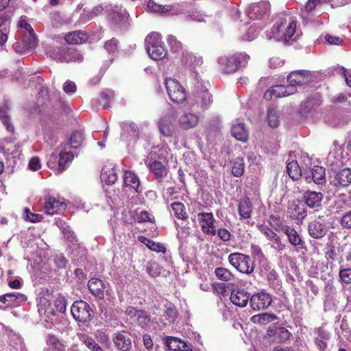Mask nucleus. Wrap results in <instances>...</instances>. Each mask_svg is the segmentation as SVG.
Masks as SVG:
<instances>
[{
    "mask_svg": "<svg viewBox=\"0 0 351 351\" xmlns=\"http://www.w3.org/2000/svg\"><path fill=\"white\" fill-rule=\"evenodd\" d=\"M271 296L265 291L254 293L250 299V305L254 311H261L268 308L271 303Z\"/></svg>",
    "mask_w": 351,
    "mask_h": 351,
    "instance_id": "11",
    "label": "nucleus"
},
{
    "mask_svg": "<svg viewBox=\"0 0 351 351\" xmlns=\"http://www.w3.org/2000/svg\"><path fill=\"white\" fill-rule=\"evenodd\" d=\"M65 208L66 205L63 202H60L53 197L47 196L45 198L44 210L47 215H53L61 208L65 209Z\"/></svg>",
    "mask_w": 351,
    "mask_h": 351,
    "instance_id": "27",
    "label": "nucleus"
},
{
    "mask_svg": "<svg viewBox=\"0 0 351 351\" xmlns=\"http://www.w3.org/2000/svg\"><path fill=\"white\" fill-rule=\"evenodd\" d=\"M149 166L150 170L155 174L158 182H160L162 178L167 173V168L161 162L156 160L150 162Z\"/></svg>",
    "mask_w": 351,
    "mask_h": 351,
    "instance_id": "39",
    "label": "nucleus"
},
{
    "mask_svg": "<svg viewBox=\"0 0 351 351\" xmlns=\"http://www.w3.org/2000/svg\"><path fill=\"white\" fill-rule=\"evenodd\" d=\"M250 299V294L243 289H234L230 294V300L234 305L244 307L247 305Z\"/></svg>",
    "mask_w": 351,
    "mask_h": 351,
    "instance_id": "26",
    "label": "nucleus"
},
{
    "mask_svg": "<svg viewBox=\"0 0 351 351\" xmlns=\"http://www.w3.org/2000/svg\"><path fill=\"white\" fill-rule=\"evenodd\" d=\"M114 346L120 351H130L132 348L131 339L124 331L113 334L112 337Z\"/></svg>",
    "mask_w": 351,
    "mask_h": 351,
    "instance_id": "24",
    "label": "nucleus"
},
{
    "mask_svg": "<svg viewBox=\"0 0 351 351\" xmlns=\"http://www.w3.org/2000/svg\"><path fill=\"white\" fill-rule=\"evenodd\" d=\"M167 43L173 52L179 53L182 50V43L174 36L169 35Z\"/></svg>",
    "mask_w": 351,
    "mask_h": 351,
    "instance_id": "59",
    "label": "nucleus"
},
{
    "mask_svg": "<svg viewBox=\"0 0 351 351\" xmlns=\"http://www.w3.org/2000/svg\"><path fill=\"white\" fill-rule=\"evenodd\" d=\"M287 82L295 90L313 82V75L306 70H298L291 72L287 76Z\"/></svg>",
    "mask_w": 351,
    "mask_h": 351,
    "instance_id": "8",
    "label": "nucleus"
},
{
    "mask_svg": "<svg viewBox=\"0 0 351 351\" xmlns=\"http://www.w3.org/2000/svg\"><path fill=\"white\" fill-rule=\"evenodd\" d=\"M110 18L114 23H120L127 18L126 10L125 9L114 10L110 13Z\"/></svg>",
    "mask_w": 351,
    "mask_h": 351,
    "instance_id": "54",
    "label": "nucleus"
},
{
    "mask_svg": "<svg viewBox=\"0 0 351 351\" xmlns=\"http://www.w3.org/2000/svg\"><path fill=\"white\" fill-rule=\"evenodd\" d=\"M308 232L312 238L319 239L323 238L326 235L327 233V227L319 218L309 223L308 226Z\"/></svg>",
    "mask_w": 351,
    "mask_h": 351,
    "instance_id": "22",
    "label": "nucleus"
},
{
    "mask_svg": "<svg viewBox=\"0 0 351 351\" xmlns=\"http://www.w3.org/2000/svg\"><path fill=\"white\" fill-rule=\"evenodd\" d=\"M271 247L278 252H281L286 248V245L282 242L278 235L271 240Z\"/></svg>",
    "mask_w": 351,
    "mask_h": 351,
    "instance_id": "64",
    "label": "nucleus"
},
{
    "mask_svg": "<svg viewBox=\"0 0 351 351\" xmlns=\"http://www.w3.org/2000/svg\"><path fill=\"white\" fill-rule=\"evenodd\" d=\"M199 117L192 112H184L178 119L179 127L184 130L195 128L199 123Z\"/></svg>",
    "mask_w": 351,
    "mask_h": 351,
    "instance_id": "23",
    "label": "nucleus"
},
{
    "mask_svg": "<svg viewBox=\"0 0 351 351\" xmlns=\"http://www.w3.org/2000/svg\"><path fill=\"white\" fill-rule=\"evenodd\" d=\"M245 163L242 157L238 156L232 160V174L240 177L244 173Z\"/></svg>",
    "mask_w": 351,
    "mask_h": 351,
    "instance_id": "44",
    "label": "nucleus"
},
{
    "mask_svg": "<svg viewBox=\"0 0 351 351\" xmlns=\"http://www.w3.org/2000/svg\"><path fill=\"white\" fill-rule=\"evenodd\" d=\"M250 56L245 53L221 56L218 58L217 63L219 69L226 74L235 73L239 67L245 66Z\"/></svg>",
    "mask_w": 351,
    "mask_h": 351,
    "instance_id": "2",
    "label": "nucleus"
},
{
    "mask_svg": "<svg viewBox=\"0 0 351 351\" xmlns=\"http://www.w3.org/2000/svg\"><path fill=\"white\" fill-rule=\"evenodd\" d=\"M23 218L25 221H30L32 223H36L43 220V215L39 214L33 213L30 211L28 208L24 209Z\"/></svg>",
    "mask_w": 351,
    "mask_h": 351,
    "instance_id": "57",
    "label": "nucleus"
},
{
    "mask_svg": "<svg viewBox=\"0 0 351 351\" xmlns=\"http://www.w3.org/2000/svg\"><path fill=\"white\" fill-rule=\"evenodd\" d=\"M212 103L211 95L206 90L197 93L195 95V101L192 105L193 110H197L200 108L202 111L207 110Z\"/></svg>",
    "mask_w": 351,
    "mask_h": 351,
    "instance_id": "25",
    "label": "nucleus"
},
{
    "mask_svg": "<svg viewBox=\"0 0 351 351\" xmlns=\"http://www.w3.org/2000/svg\"><path fill=\"white\" fill-rule=\"evenodd\" d=\"M339 278L345 284L351 283V268H341L339 269Z\"/></svg>",
    "mask_w": 351,
    "mask_h": 351,
    "instance_id": "62",
    "label": "nucleus"
},
{
    "mask_svg": "<svg viewBox=\"0 0 351 351\" xmlns=\"http://www.w3.org/2000/svg\"><path fill=\"white\" fill-rule=\"evenodd\" d=\"M23 44L27 51H32L36 47V37L34 32L25 34L23 36Z\"/></svg>",
    "mask_w": 351,
    "mask_h": 351,
    "instance_id": "49",
    "label": "nucleus"
},
{
    "mask_svg": "<svg viewBox=\"0 0 351 351\" xmlns=\"http://www.w3.org/2000/svg\"><path fill=\"white\" fill-rule=\"evenodd\" d=\"M331 184L337 189L348 187L351 184V169L344 168L335 172Z\"/></svg>",
    "mask_w": 351,
    "mask_h": 351,
    "instance_id": "18",
    "label": "nucleus"
},
{
    "mask_svg": "<svg viewBox=\"0 0 351 351\" xmlns=\"http://www.w3.org/2000/svg\"><path fill=\"white\" fill-rule=\"evenodd\" d=\"M283 233L287 236L289 243L295 247L297 252L306 250L305 241L295 228L287 226L283 229Z\"/></svg>",
    "mask_w": 351,
    "mask_h": 351,
    "instance_id": "14",
    "label": "nucleus"
},
{
    "mask_svg": "<svg viewBox=\"0 0 351 351\" xmlns=\"http://www.w3.org/2000/svg\"><path fill=\"white\" fill-rule=\"evenodd\" d=\"M267 119L270 127L276 128L278 126L280 120L277 110L274 107L267 109Z\"/></svg>",
    "mask_w": 351,
    "mask_h": 351,
    "instance_id": "47",
    "label": "nucleus"
},
{
    "mask_svg": "<svg viewBox=\"0 0 351 351\" xmlns=\"http://www.w3.org/2000/svg\"><path fill=\"white\" fill-rule=\"evenodd\" d=\"M181 340L173 337H167L165 339L166 346L169 350L178 351L180 348Z\"/></svg>",
    "mask_w": 351,
    "mask_h": 351,
    "instance_id": "55",
    "label": "nucleus"
},
{
    "mask_svg": "<svg viewBox=\"0 0 351 351\" xmlns=\"http://www.w3.org/2000/svg\"><path fill=\"white\" fill-rule=\"evenodd\" d=\"M5 297L7 299V306H19L26 300V297L18 292L5 293Z\"/></svg>",
    "mask_w": 351,
    "mask_h": 351,
    "instance_id": "42",
    "label": "nucleus"
},
{
    "mask_svg": "<svg viewBox=\"0 0 351 351\" xmlns=\"http://www.w3.org/2000/svg\"><path fill=\"white\" fill-rule=\"evenodd\" d=\"M77 336L80 340L91 351H104L93 337L82 333L77 334Z\"/></svg>",
    "mask_w": 351,
    "mask_h": 351,
    "instance_id": "40",
    "label": "nucleus"
},
{
    "mask_svg": "<svg viewBox=\"0 0 351 351\" xmlns=\"http://www.w3.org/2000/svg\"><path fill=\"white\" fill-rule=\"evenodd\" d=\"M125 313L132 322L136 323L141 328H146L149 326L151 318L146 311L129 306L126 308Z\"/></svg>",
    "mask_w": 351,
    "mask_h": 351,
    "instance_id": "10",
    "label": "nucleus"
},
{
    "mask_svg": "<svg viewBox=\"0 0 351 351\" xmlns=\"http://www.w3.org/2000/svg\"><path fill=\"white\" fill-rule=\"evenodd\" d=\"M253 206L250 198L245 197L241 199L238 204V211L241 219H246L251 217Z\"/></svg>",
    "mask_w": 351,
    "mask_h": 351,
    "instance_id": "30",
    "label": "nucleus"
},
{
    "mask_svg": "<svg viewBox=\"0 0 351 351\" xmlns=\"http://www.w3.org/2000/svg\"><path fill=\"white\" fill-rule=\"evenodd\" d=\"M147 271L152 278L158 277L161 274V267L156 262H150L147 265Z\"/></svg>",
    "mask_w": 351,
    "mask_h": 351,
    "instance_id": "58",
    "label": "nucleus"
},
{
    "mask_svg": "<svg viewBox=\"0 0 351 351\" xmlns=\"http://www.w3.org/2000/svg\"><path fill=\"white\" fill-rule=\"evenodd\" d=\"M145 47L149 57L154 60L164 58L167 52L161 41V35L157 32H152L145 40Z\"/></svg>",
    "mask_w": 351,
    "mask_h": 351,
    "instance_id": "3",
    "label": "nucleus"
},
{
    "mask_svg": "<svg viewBox=\"0 0 351 351\" xmlns=\"http://www.w3.org/2000/svg\"><path fill=\"white\" fill-rule=\"evenodd\" d=\"M316 334L317 336L315 340V344L320 351H324L327 348V341L330 338L329 333L322 328H319L316 330Z\"/></svg>",
    "mask_w": 351,
    "mask_h": 351,
    "instance_id": "34",
    "label": "nucleus"
},
{
    "mask_svg": "<svg viewBox=\"0 0 351 351\" xmlns=\"http://www.w3.org/2000/svg\"><path fill=\"white\" fill-rule=\"evenodd\" d=\"M331 0H308L305 5L304 10L302 11V16L306 17L305 14L312 12L317 5L328 3Z\"/></svg>",
    "mask_w": 351,
    "mask_h": 351,
    "instance_id": "52",
    "label": "nucleus"
},
{
    "mask_svg": "<svg viewBox=\"0 0 351 351\" xmlns=\"http://www.w3.org/2000/svg\"><path fill=\"white\" fill-rule=\"evenodd\" d=\"M165 311L162 317H164L165 320L168 321L169 323H172L175 321L177 317V311L173 304L167 302L165 304Z\"/></svg>",
    "mask_w": 351,
    "mask_h": 351,
    "instance_id": "45",
    "label": "nucleus"
},
{
    "mask_svg": "<svg viewBox=\"0 0 351 351\" xmlns=\"http://www.w3.org/2000/svg\"><path fill=\"white\" fill-rule=\"evenodd\" d=\"M182 62L189 69L193 70L199 66L203 61L202 58L190 53H182Z\"/></svg>",
    "mask_w": 351,
    "mask_h": 351,
    "instance_id": "32",
    "label": "nucleus"
},
{
    "mask_svg": "<svg viewBox=\"0 0 351 351\" xmlns=\"http://www.w3.org/2000/svg\"><path fill=\"white\" fill-rule=\"evenodd\" d=\"M231 132L232 135L238 141L245 142L248 138V132L243 123L233 124Z\"/></svg>",
    "mask_w": 351,
    "mask_h": 351,
    "instance_id": "33",
    "label": "nucleus"
},
{
    "mask_svg": "<svg viewBox=\"0 0 351 351\" xmlns=\"http://www.w3.org/2000/svg\"><path fill=\"white\" fill-rule=\"evenodd\" d=\"M171 212L178 219H184L186 218L184 205L180 202H173L171 204Z\"/></svg>",
    "mask_w": 351,
    "mask_h": 351,
    "instance_id": "48",
    "label": "nucleus"
},
{
    "mask_svg": "<svg viewBox=\"0 0 351 351\" xmlns=\"http://www.w3.org/2000/svg\"><path fill=\"white\" fill-rule=\"evenodd\" d=\"M147 7V10L150 12L153 13H165L171 10L169 5H162L160 4H158L154 1V0H149Z\"/></svg>",
    "mask_w": 351,
    "mask_h": 351,
    "instance_id": "46",
    "label": "nucleus"
},
{
    "mask_svg": "<svg viewBox=\"0 0 351 351\" xmlns=\"http://www.w3.org/2000/svg\"><path fill=\"white\" fill-rule=\"evenodd\" d=\"M123 180L125 186L133 189L136 192H139L140 181L138 178L133 172L129 171H125Z\"/></svg>",
    "mask_w": 351,
    "mask_h": 351,
    "instance_id": "37",
    "label": "nucleus"
},
{
    "mask_svg": "<svg viewBox=\"0 0 351 351\" xmlns=\"http://www.w3.org/2000/svg\"><path fill=\"white\" fill-rule=\"evenodd\" d=\"M228 261L232 267L241 273L250 274L254 270V262L246 254L239 252L232 253L228 256Z\"/></svg>",
    "mask_w": 351,
    "mask_h": 351,
    "instance_id": "4",
    "label": "nucleus"
},
{
    "mask_svg": "<svg viewBox=\"0 0 351 351\" xmlns=\"http://www.w3.org/2000/svg\"><path fill=\"white\" fill-rule=\"evenodd\" d=\"M64 56L63 62H81L83 60V56L75 48H65Z\"/></svg>",
    "mask_w": 351,
    "mask_h": 351,
    "instance_id": "43",
    "label": "nucleus"
},
{
    "mask_svg": "<svg viewBox=\"0 0 351 351\" xmlns=\"http://www.w3.org/2000/svg\"><path fill=\"white\" fill-rule=\"evenodd\" d=\"M64 39L69 44L79 45L87 40V35L82 31H75L67 34Z\"/></svg>",
    "mask_w": 351,
    "mask_h": 351,
    "instance_id": "35",
    "label": "nucleus"
},
{
    "mask_svg": "<svg viewBox=\"0 0 351 351\" xmlns=\"http://www.w3.org/2000/svg\"><path fill=\"white\" fill-rule=\"evenodd\" d=\"M324 195L320 192L307 190L303 195V199L307 206L318 210L322 206Z\"/></svg>",
    "mask_w": 351,
    "mask_h": 351,
    "instance_id": "19",
    "label": "nucleus"
},
{
    "mask_svg": "<svg viewBox=\"0 0 351 351\" xmlns=\"http://www.w3.org/2000/svg\"><path fill=\"white\" fill-rule=\"evenodd\" d=\"M297 21L289 14H282L278 18L273 27L266 33L268 40L274 39L285 43L289 40H295L299 33L296 30Z\"/></svg>",
    "mask_w": 351,
    "mask_h": 351,
    "instance_id": "1",
    "label": "nucleus"
},
{
    "mask_svg": "<svg viewBox=\"0 0 351 351\" xmlns=\"http://www.w3.org/2000/svg\"><path fill=\"white\" fill-rule=\"evenodd\" d=\"M215 274L218 279L222 281H230L232 279L233 275L227 269L223 267H217L215 270Z\"/></svg>",
    "mask_w": 351,
    "mask_h": 351,
    "instance_id": "51",
    "label": "nucleus"
},
{
    "mask_svg": "<svg viewBox=\"0 0 351 351\" xmlns=\"http://www.w3.org/2000/svg\"><path fill=\"white\" fill-rule=\"evenodd\" d=\"M270 12V4L268 1H261L251 5L245 14L251 20H261L267 17Z\"/></svg>",
    "mask_w": 351,
    "mask_h": 351,
    "instance_id": "9",
    "label": "nucleus"
},
{
    "mask_svg": "<svg viewBox=\"0 0 351 351\" xmlns=\"http://www.w3.org/2000/svg\"><path fill=\"white\" fill-rule=\"evenodd\" d=\"M0 119L8 132L14 131V126L10 121V117L8 114V108L4 106L0 108Z\"/></svg>",
    "mask_w": 351,
    "mask_h": 351,
    "instance_id": "50",
    "label": "nucleus"
},
{
    "mask_svg": "<svg viewBox=\"0 0 351 351\" xmlns=\"http://www.w3.org/2000/svg\"><path fill=\"white\" fill-rule=\"evenodd\" d=\"M197 217L201 229L204 234L213 236L216 235L217 228L215 226V219L213 213H199Z\"/></svg>",
    "mask_w": 351,
    "mask_h": 351,
    "instance_id": "12",
    "label": "nucleus"
},
{
    "mask_svg": "<svg viewBox=\"0 0 351 351\" xmlns=\"http://www.w3.org/2000/svg\"><path fill=\"white\" fill-rule=\"evenodd\" d=\"M118 171L115 165L110 163L104 165L101 172V180L108 185L114 184L118 178Z\"/></svg>",
    "mask_w": 351,
    "mask_h": 351,
    "instance_id": "21",
    "label": "nucleus"
},
{
    "mask_svg": "<svg viewBox=\"0 0 351 351\" xmlns=\"http://www.w3.org/2000/svg\"><path fill=\"white\" fill-rule=\"evenodd\" d=\"M104 11V8L101 5H98L94 7L90 11H85L80 14L79 19L77 21V23L78 25H83L88 21L93 19L95 17L99 16L102 14Z\"/></svg>",
    "mask_w": 351,
    "mask_h": 351,
    "instance_id": "29",
    "label": "nucleus"
},
{
    "mask_svg": "<svg viewBox=\"0 0 351 351\" xmlns=\"http://www.w3.org/2000/svg\"><path fill=\"white\" fill-rule=\"evenodd\" d=\"M62 231L65 240L68 243L69 247L72 249L73 252L75 249L76 246L84 250V247H81L77 243L78 240L76 238L75 233L71 230L69 226L63 227Z\"/></svg>",
    "mask_w": 351,
    "mask_h": 351,
    "instance_id": "36",
    "label": "nucleus"
},
{
    "mask_svg": "<svg viewBox=\"0 0 351 351\" xmlns=\"http://www.w3.org/2000/svg\"><path fill=\"white\" fill-rule=\"evenodd\" d=\"M73 318L79 322H87L91 319L92 309L90 305L83 300L75 301L71 308Z\"/></svg>",
    "mask_w": 351,
    "mask_h": 351,
    "instance_id": "7",
    "label": "nucleus"
},
{
    "mask_svg": "<svg viewBox=\"0 0 351 351\" xmlns=\"http://www.w3.org/2000/svg\"><path fill=\"white\" fill-rule=\"evenodd\" d=\"M269 224L276 231H282L283 229L287 227V225H284L280 217L277 215H271L269 219Z\"/></svg>",
    "mask_w": 351,
    "mask_h": 351,
    "instance_id": "60",
    "label": "nucleus"
},
{
    "mask_svg": "<svg viewBox=\"0 0 351 351\" xmlns=\"http://www.w3.org/2000/svg\"><path fill=\"white\" fill-rule=\"evenodd\" d=\"M121 128L123 130L122 140L128 143V145H134L139 136L137 125L133 122H123L121 124Z\"/></svg>",
    "mask_w": 351,
    "mask_h": 351,
    "instance_id": "13",
    "label": "nucleus"
},
{
    "mask_svg": "<svg viewBox=\"0 0 351 351\" xmlns=\"http://www.w3.org/2000/svg\"><path fill=\"white\" fill-rule=\"evenodd\" d=\"M278 319L274 313H261L254 315L251 317V321L254 324L260 325H267Z\"/></svg>",
    "mask_w": 351,
    "mask_h": 351,
    "instance_id": "38",
    "label": "nucleus"
},
{
    "mask_svg": "<svg viewBox=\"0 0 351 351\" xmlns=\"http://www.w3.org/2000/svg\"><path fill=\"white\" fill-rule=\"evenodd\" d=\"M84 141V135L81 130H75L71 134L68 142L65 143L62 147L63 149L59 154H72L69 149H77L81 147Z\"/></svg>",
    "mask_w": 351,
    "mask_h": 351,
    "instance_id": "17",
    "label": "nucleus"
},
{
    "mask_svg": "<svg viewBox=\"0 0 351 351\" xmlns=\"http://www.w3.org/2000/svg\"><path fill=\"white\" fill-rule=\"evenodd\" d=\"M296 92L295 88H293L289 84L287 86L285 85H276L271 86L264 93V98L266 100H269L272 96L276 97H282L293 95Z\"/></svg>",
    "mask_w": 351,
    "mask_h": 351,
    "instance_id": "16",
    "label": "nucleus"
},
{
    "mask_svg": "<svg viewBox=\"0 0 351 351\" xmlns=\"http://www.w3.org/2000/svg\"><path fill=\"white\" fill-rule=\"evenodd\" d=\"M303 176L307 183L314 182L316 184L326 183V170L321 166H314L309 172H304Z\"/></svg>",
    "mask_w": 351,
    "mask_h": 351,
    "instance_id": "15",
    "label": "nucleus"
},
{
    "mask_svg": "<svg viewBox=\"0 0 351 351\" xmlns=\"http://www.w3.org/2000/svg\"><path fill=\"white\" fill-rule=\"evenodd\" d=\"M114 93L112 90H106L101 93V97L104 101L103 108H107L109 107V103L111 99L114 97Z\"/></svg>",
    "mask_w": 351,
    "mask_h": 351,
    "instance_id": "61",
    "label": "nucleus"
},
{
    "mask_svg": "<svg viewBox=\"0 0 351 351\" xmlns=\"http://www.w3.org/2000/svg\"><path fill=\"white\" fill-rule=\"evenodd\" d=\"M49 53L51 58L57 62H63L65 56V48L56 47L52 49Z\"/></svg>",
    "mask_w": 351,
    "mask_h": 351,
    "instance_id": "56",
    "label": "nucleus"
},
{
    "mask_svg": "<svg viewBox=\"0 0 351 351\" xmlns=\"http://www.w3.org/2000/svg\"><path fill=\"white\" fill-rule=\"evenodd\" d=\"M287 171L289 176L293 180H299L303 175L296 160H292L287 164Z\"/></svg>",
    "mask_w": 351,
    "mask_h": 351,
    "instance_id": "41",
    "label": "nucleus"
},
{
    "mask_svg": "<svg viewBox=\"0 0 351 351\" xmlns=\"http://www.w3.org/2000/svg\"><path fill=\"white\" fill-rule=\"evenodd\" d=\"M165 85L171 101L174 103H182L186 99V92L177 80L171 77L166 78Z\"/></svg>",
    "mask_w": 351,
    "mask_h": 351,
    "instance_id": "5",
    "label": "nucleus"
},
{
    "mask_svg": "<svg viewBox=\"0 0 351 351\" xmlns=\"http://www.w3.org/2000/svg\"><path fill=\"white\" fill-rule=\"evenodd\" d=\"M88 287L91 293L97 299L104 298L106 285L99 278H91L88 282Z\"/></svg>",
    "mask_w": 351,
    "mask_h": 351,
    "instance_id": "28",
    "label": "nucleus"
},
{
    "mask_svg": "<svg viewBox=\"0 0 351 351\" xmlns=\"http://www.w3.org/2000/svg\"><path fill=\"white\" fill-rule=\"evenodd\" d=\"M74 155H50L48 160V166L51 168H55L58 165V170L63 171L67 167V165L73 160Z\"/></svg>",
    "mask_w": 351,
    "mask_h": 351,
    "instance_id": "20",
    "label": "nucleus"
},
{
    "mask_svg": "<svg viewBox=\"0 0 351 351\" xmlns=\"http://www.w3.org/2000/svg\"><path fill=\"white\" fill-rule=\"evenodd\" d=\"M160 134L164 136H171L175 130V126L169 117H164L158 121Z\"/></svg>",
    "mask_w": 351,
    "mask_h": 351,
    "instance_id": "31",
    "label": "nucleus"
},
{
    "mask_svg": "<svg viewBox=\"0 0 351 351\" xmlns=\"http://www.w3.org/2000/svg\"><path fill=\"white\" fill-rule=\"evenodd\" d=\"M260 273L262 276L266 278L269 287L275 291H280L281 289L282 282L278 272L275 269L271 268L266 261L261 263Z\"/></svg>",
    "mask_w": 351,
    "mask_h": 351,
    "instance_id": "6",
    "label": "nucleus"
},
{
    "mask_svg": "<svg viewBox=\"0 0 351 351\" xmlns=\"http://www.w3.org/2000/svg\"><path fill=\"white\" fill-rule=\"evenodd\" d=\"M276 333L280 341H285L291 336V332L284 327L276 328Z\"/></svg>",
    "mask_w": 351,
    "mask_h": 351,
    "instance_id": "63",
    "label": "nucleus"
},
{
    "mask_svg": "<svg viewBox=\"0 0 351 351\" xmlns=\"http://www.w3.org/2000/svg\"><path fill=\"white\" fill-rule=\"evenodd\" d=\"M292 212L291 213V217L297 219L302 220L306 216V210L302 206L295 204L293 206Z\"/></svg>",
    "mask_w": 351,
    "mask_h": 351,
    "instance_id": "53",
    "label": "nucleus"
}]
</instances>
